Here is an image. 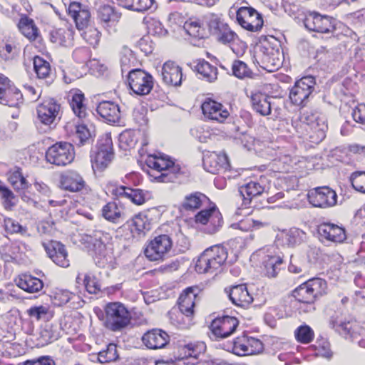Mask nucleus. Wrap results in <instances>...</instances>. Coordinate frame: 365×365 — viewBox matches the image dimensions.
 <instances>
[{
  "label": "nucleus",
  "mask_w": 365,
  "mask_h": 365,
  "mask_svg": "<svg viewBox=\"0 0 365 365\" xmlns=\"http://www.w3.org/2000/svg\"><path fill=\"white\" fill-rule=\"evenodd\" d=\"M103 216L108 221L114 223L119 222L123 212L118 207L115 202H108L102 209Z\"/></svg>",
  "instance_id": "de8ad7c7"
},
{
  "label": "nucleus",
  "mask_w": 365,
  "mask_h": 365,
  "mask_svg": "<svg viewBox=\"0 0 365 365\" xmlns=\"http://www.w3.org/2000/svg\"><path fill=\"white\" fill-rule=\"evenodd\" d=\"M195 220L197 223L206 225L204 230L210 235L218 232L223 224L222 214L215 205L198 212L195 216Z\"/></svg>",
  "instance_id": "9b49d317"
},
{
  "label": "nucleus",
  "mask_w": 365,
  "mask_h": 365,
  "mask_svg": "<svg viewBox=\"0 0 365 365\" xmlns=\"http://www.w3.org/2000/svg\"><path fill=\"white\" fill-rule=\"evenodd\" d=\"M304 24L305 28L311 31L331 34L333 36L338 35L336 32V20L328 15H322L317 11H310L306 15Z\"/></svg>",
  "instance_id": "423d86ee"
},
{
  "label": "nucleus",
  "mask_w": 365,
  "mask_h": 365,
  "mask_svg": "<svg viewBox=\"0 0 365 365\" xmlns=\"http://www.w3.org/2000/svg\"><path fill=\"white\" fill-rule=\"evenodd\" d=\"M84 29L81 34L83 39L90 45L93 46H96L100 41V31L96 28L92 26H87Z\"/></svg>",
  "instance_id": "680f3d73"
},
{
  "label": "nucleus",
  "mask_w": 365,
  "mask_h": 365,
  "mask_svg": "<svg viewBox=\"0 0 365 365\" xmlns=\"http://www.w3.org/2000/svg\"><path fill=\"white\" fill-rule=\"evenodd\" d=\"M197 287H187L180 295L178 299L179 309L186 317H192L194 314L195 301L197 297Z\"/></svg>",
  "instance_id": "5701e85b"
},
{
  "label": "nucleus",
  "mask_w": 365,
  "mask_h": 365,
  "mask_svg": "<svg viewBox=\"0 0 365 365\" xmlns=\"http://www.w3.org/2000/svg\"><path fill=\"white\" fill-rule=\"evenodd\" d=\"M316 86L313 76H306L297 80L290 89L289 98L292 104L304 107L312 96Z\"/></svg>",
  "instance_id": "39448f33"
},
{
  "label": "nucleus",
  "mask_w": 365,
  "mask_h": 365,
  "mask_svg": "<svg viewBox=\"0 0 365 365\" xmlns=\"http://www.w3.org/2000/svg\"><path fill=\"white\" fill-rule=\"evenodd\" d=\"M97 113L106 120L110 123H118L120 118L119 106L113 101L101 102L97 108Z\"/></svg>",
  "instance_id": "c756f323"
},
{
  "label": "nucleus",
  "mask_w": 365,
  "mask_h": 365,
  "mask_svg": "<svg viewBox=\"0 0 365 365\" xmlns=\"http://www.w3.org/2000/svg\"><path fill=\"white\" fill-rule=\"evenodd\" d=\"M17 26L19 31L30 41H35L39 37V31L34 21L26 15L20 18Z\"/></svg>",
  "instance_id": "4c0bfd02"
},
{
  "label": "nucleus",
  "mask_w": 365,
  "mask_h": 365,
  "mask_svg": "<svg viewBox=\"0 0 365 365\" xmlns=\"http://www.w3.org/2000/svg\"><path fill=\"white\" fill-rule=\"evenodd\" d=\"M133 237L144 236L151 230V220L147 215L140 213L127 222Z\"/></svg>",
  "instance_id": "a878e982"
},
{
  "label": "nucleus",
  "mask_w": 365,
  "mask_h": 365,
  "mask_svg": "<svg viewBox=\"0 0 365 365\" xmlns=\"http://www.w3.org/2000/svg\"><path fill=\"white\" fill-rule=\"evenodd\" d=\"M294 336L298 342L309 344L313 340L314 334L309 325L303 324L296 329Z\"/></svg>",
  "instance_id": "6e6d98bb"
},
{
  "label": "nucleus",
  "mask_w": 365,
  "mask_h": 365,
  "mask_svg": "<svg viewBox=\"0 0 365 365\" xmlns=\"http://www.w3.org/2000/svg\"><path fill=\"white\" fill-rule=\"evenodd\" d=\"M216 38L224 44H232L237 39V36L227 26L220 31V34L216 35Z\"/></svg>",
  "instance_id": "338daca9"
},
{
  "label": "nucleus",
  "mask_w": 365,
  "mask_h": 365,
  "mask_svg": "<svg viewBox=\"0 0 365 365\" xmlns=\"http://www.w3.org/2000/svg\"><path fill=\"white\" fill-rule=\"evenodd\" d=\"M97 150L103 151L104 153L114 155L113 142L110 134L106 133L103 135L97 143Z\"/></svg>",
  "instance_id": "69168bd1"
},
{
  "label": "nucleus",
  "mask_w": 365,
  "mask_h": 365,
  "mask_svg": "<svg viewBox=\"0 0 365 365\" xmlns=\"http://www.w3.org/2000/svg\"><path fill=\"white\" fill-rule=\"evenodd\" d=\"M34 68L38 78H49L51 74L50 63L40 56H35L33 61Z\"/></svg>",
  "instance_id": "603ef678"
},
{
  "label": "nucleus",
  "mask_w": 365,
  "mask_h": 365,
  "mask_svg": "<svg viewBox=\"0 0 365 365\" xmlns=\"http://www.w3.org/2000/svg\"><path fill=\"white\" fill-rule=\"evenodd\" d=\"M19 247L14 244L8 243L0 247V256L5 262L16 259Z\"/></svg>",
  "instance_id": "bf43d9fd"
},
{
  "label": "nucleus",
  "mask_w": 365,
  "mask_h": 365,
  "mask_svg": "<svg viewBox=\"0 0 365 365\" xmlns=\"http://www.w3.org/2000/svg\"><path fill=\"white\" fill-rule=\"evenodd\" d=\"M8 180L16 191L27 190L30 186L20 168H15L14 170H11L9 173Z\"/></svg>",
  "instance_id": "37998d69"
},
{
  "label": "nucleus",
  "mask_w": 365,
  "mask_h": 365,
  "mask_svg": "<svg viewBox=\"0 0 365 365\" xmlns=\"http://www.w3.org/2000/svg\"><path fill=\"white\" fill-rule=\"evenodd\" d=\"M23 94L11 84V81L0 73V103L9 107H19L23 104Z\"/></svg>",
  "instance_id": "f8f14e48"
},
{
  "label": "nucleus",
  "mask_w": 365,
  "mask_h": 365,
  "mask_svg": "<svg viewBox=\"0 0 365 365\" xmlns=\"http://www.w3.org/2000/svg\"><path fill=\"white\" fill-rule=\"evenodd\" d=\"M317 232L321 237L334 242H343L346 239L345 228L331 222L319 224Z\"/></svg>",
  "instance_id": "dca6fc26"
},
{
  "label": "nucleus",
  "mask_w": 365,
  "mask_h": 365,
  "mask_svg": "<svg viewBox=\"0 0 365 365\" xmlns=\"http://www.w3.org/2000/svg\"><path fill=\"white\" fill-rule=\"evenodd\" d=\"M227 258V252L224 247H210L199 257L195 264V270L199 273H213L221 267Z\"/></svg>",
  "instance_id": "20e7f679"
},
{
  "label": "nucleus",
  "mask_w": 365,
  "mask_h": 365,
  "mask_svg": "<svg viewBox=\"0 0 365 365\" xmlns=\"http://www.w3.org/2000/svg\"><path fill=\"white\" fill-rule=\"evenodd\" d=\"M251 16V6H242L237 11V21L244 29L251 31V23L246 19Z\"/></svg>",
  "instance_id": "e2e57ef3"
},
{
  "label": "nucleus",
  "mask_w": 365,
  "mask_h": 365,
  "mask_svg": "<svg viewBox=\"0 0 365 365\" xmlns=\"http://www.w3.org/2000/svg\"><path fill=\"white\" fill-rule=\"evenodd\" d=\"M75 158L73 145L67 142H58L50 146L46 152L47 162L57 166L70 164Z\"/></svg>",
  "instance_id": "0eeeda50"
},
{
  "label": "nucleus",
  "mask_w": 365,
  "mask_h": 365,
  "mask_svg": "<svg viewBox=\"0 0 365 365\" xmlns=\"http://www.w3.org/2000/svg\"><path fill=\"white\" fill-rule=\"evenodd\" d=\"M206 346L203 342L196 344L190 343L180 349L179 360H182L184 364L194 365L198 362V356L205 351Z\"/></svg>",
  "instance_id": "4be33fe9"
},
{
  "label": "nucleus",
  "mask_w": 365,
  "mask_h": 365,
  "mask_svg": "<svg viewBox=\"0 0 365 365\" xmlns=\"http://www.w3.org/2000/svg\"><path fill=\"white\" fill-rule=\"evenodd\" d=\"M0 197L6 210H12L19 201L18 197L1 181H0Z\"/></svg>",
  "instance_id": "79ce46f5"
},
{
  "label": "nucleus",
  "mask_w": 365,
  "mask_h": 365,
  "mask_svg": "<svg viewBox=\"0 0 365 365\" xmlns=\"http://www.w3.org/2000/svg\"><path fill=\"white\" fill-rule=\"evenodd\" d=\"M15 282L19 288L29 293L38 292L43 287V283L40 279L30 274H20Z\"/></svg>",
  "instance_id": "2f4dec72"
},
{
  "label": "nucleus",
  "mask_w": 365,
  "mask_h": 365,
  "mask_svg": "<svg viewBox=\"0 0 365 365\" xmlns=\"http://www.w3.org/2000/svg\"><path fill=\"white\" fill-rule=\"evenodd\" d=\"M349 180L354 190L365 193V171H355L351 173Z\"/></svg>",
  "instance_id": "052dcab7"
},
{
  "label": "nucleus",
  "mask_w": 365,
  "mask_h": 365,
  "mask_svg": "<svg viewBox=\"0 0 365 365\" xmlns=\"http://www.w3.org/2000/svg\"><path fill=\"white\" fill-rule=\"evenodd\" d=\"M292 296L300 303H310L316 301L307 281L293 290Z\"/></svg>",
  "instance_id": "49530a36"
},
{
  "label": "nucleus",
  "mask_w": 365,
  "mask_h": 365,
  "mask_svg": "<svg viewBox=\"0 0 365 365\" xmlns=\"http://www.w3.org/2000/svg\"><path fill=\"white\" fill-rule=\"evenodd\" d=\"M83 284L89 294H97L101 292V283L92 272H89L84 274Z\"/></svg>",
  "instance_id": "09e8293b"
},
{
  "label": "nucleus",
  "mask_w": 365,
  "mask_h": 365,
  "mask_svg": "<svg viewBox=\"0 0 365 365\" xmlns=\"http://www.w3.org/2000/svg\"><path fill=\"white\" fill-rule=\"evenodd\" d=\"M113 194L117 197H125L138 205H143L145 202V193L140 189H133L122 185L114 189Z\"/></svg>",
  "instance_id": "c9c22d12"
},
{
  "label": "nucleus",
  "mask_w": 365,
  "mask_h": 365,
  "mask_svg": "<svg viewBox=\"0 0 365 365\" xmlns=\"http://www.w3.org/2000/svg\"><path fill=\"white\" fill-rule=\"evenodd\" d=\"M208 201L209 198L205 195L200 192H195L185 196L182 207L186 210H197Z\"/></svg>",
  "instance_id": "a19ab883"
},
{
  "label": "nucleus",
  "mask_w": 365,
  "mask_h": 365,
  "mask_svg": "<svg viewBox=\"0 0 365 365\" xmlns=\"http://www.w3.org/2000/svg\"><path fill=\"white\" fill-rule=\"evenodd\" d=\"M137 62L133 52L128 48H123L121 52L120 66L122 72L129 71L131 67L135 66Z\"/></svg>",
  "instance_id": "13d9d810"
},
{
  "label": "nucleus",
  "mask_w": 365,
  "mask_h": 365,
  "mask_svg": "<svg viewBox=\"0 0 365 365\" xmlns=\"http://www.w3.org/2000/svg\"><path fill=\"white\" fill-rule=\"evenodd\" d=\"M73 138L74 142L78 146H82L90 143L91 140V133L85 124H78L76 125V132Z\"/></svg>",
  "instance_id": "864d4df0"
},
{
  "label": "nucleus",
  "mask_w": 365,
  "mask_h": 365,
  "mask_svg": "<svg viewBox=\"0 0 365 365\" xmlns=\"http://www.w3.org/2000/svg\"><path fill=\"white\" fill-rule=\"evenodd\" d=\"M308 201L313 207L326 208L337 203L336 192L327 186L317 187L307 193Z\"/></svg>",
  "instance_id": "ddd939ff"
},
{
  "label": "nucleus",
  "mask_w": 365,
  "mask_h": 365,
  "mask_svg": "<svg viewBox=\"0 0 365 365\" xmlns=\"http://www.w3.org/2000/svg\"><path fill=\"white\" fill-rule=\"evenodd\" d=\"M138 139L134 131L126 130L119 135V145L125 150L134 148Z\"/></svg>",
  "instance_id": "4d7b16f0"
},
{
  "label": "nucleus",
  "mask_w": 365,
  "mask_h": 365,
  "mask_svg": "<svg viewBox=\"0 0 365 365\" xmlns=\"http://www.w3.org/2000/svg\"><path fill=\"white\" fill-rule=\"evenodd\" d=\"M60 108V104L54 99L46 100L37 108L38 118L42 123L51 125L58 115Z\"/></svg>",
  "instance_id": "a211bd4d"
},
{
  "label": "nucleus",
  "mask_w": 365,
  "mask_h": 365,
  "mask_svg": "<svg viewBox=\"0 0 365 365\" xmlns=\"http://www.w3.org/2000/svg\"><path fill=\"white\" fill-rule=\"evenodd\" d=\"M269 39L276 42L273 36H262L257 42L255 43L252 51V63L259 66L266 72H274L282 64L280 56L281 52Z\"/></svg>",
  "instance_id": "f257e3e1"
},
{
  "label": "nucleus",
  "mask_w": 365,
  "mask_h": 365,
  "mask_svg": "<svg viewBox=\"0 0 365 365\" xmlns=\"http://www.w3.org/2000/svg\"><path fill=\"white\" fill-rule=\"evenodd\" d=\"M227 292L229 299L237 306L249 308L251 302V295L245 284H239L232 287Z\"/></svg>",
  "instance_id": "c85d7f7f"
},
{
  "label": "nucleus",
  "mask_w": 365,
  "mask_h": 365,
  "mask_svg": "<svg viewBox=\"0 0 365 365\" xmlns=\"http://www.w3.org/2000/svg\"><path fill=\"white\" fill-rule=\"evenodd\" d=\"M239 192L242 197V204L236 211L237 215L250 216L251 211L249 210L251 204V187L250 182H247L239 188ZM231 227L234 229H239L244 232H248L251 229V220L249 217L233 223Z\"/></svg>",
  "instance_id": "4468645a"
},
{
  "label": "nucleus",
  "mask_w": 365,
  "mask_h": 365,
  "mask_svg": "<svg viewBox=\"0 0 365 365\" xmlns=\"http://www.w3.org/2000/svg\"><path fill=\"white\" fill-rule=\"evenodd\" d=\"M93 361H98L101 364L111 363L119 359L118 346L114 343L108 344L106 347L99 351L97 354L92 356Z\"/></svg>",
  "instance_id": "ea45409f"
},
{
  "label": "nucleus",
  "mask_w": 365,
  "mask_h": 365,
  "mask_svg": "<svg viewBox=\"0 0 365 365\" xmlns=\"http://www.w3.org/2000/svg\"><path fill=\"white\" fill-rule=\"evenodd\" d=\"M168 166L165 168L163 173L155 176V179L161 182H175L178 177L183 173L181 167L175 164L169 157H167Z\"/></svg>",
  "instance_id": "58836bf2"
},
{
  "label": "nucleus",
  "mask_w": 365,
  "mask_h": 365,
  "mask_svg": "<svg viewBox=\"0 0 365 365\" xmlns=\"http://www.w3.org/2000/svg\"><path fill=\"white\" fill-rule=\"evenodd\" d=\"M239 322L237 318L230 316H222L214 319L210 325L212 333L217 338L224 339L232 334Z\"/></svg>",
  "instance_id": "2eb2a0df"
},
{
  "label": "nucleus",
  "mask_w": 365,
  "mask_h": 365,
  "mask_svg": "<svg viewBox=\"0 0 365 365\" xmlns=\"http://www.w3.org/2000/svg\"><path fill=\"white\" fill-rule=\"evenodd\" d=\"M311 120L312 133L309 135L310 142L318 144L326 137L327 125L324 118L312 116Z\"/></svg>",
  "instance_id": "e433bc0d"
},
{
  "label": "nucleus",
  "mask_w": 365,
  "mask_h": 365,
  "mask_svg": "<svg viewBox=\"0 0 365 365\" xmlns=\"http://www.w3.org/2000/svg\"><path fill=\"white\" fill-rule=\"evenodd\" d=\"M173 242L170 236L160 235L147 245L144 254L150 261L163 260L171 250Z\"/></svg>",
  "instance_id": "1a4fd4ad"
},
{
  "label": "nucleus",
  "mask_w": 365,
  "mask_h": 365,
  "mask_svg": "<svg viewBox=\"0 0 365 365\" xmlns=\"http://www.w3.org/2000/svg\"><path fill=\"white\" fill-rule=\"evenodd\" d=\"M4 227L5 231L11 235L19 234L24 236L28 232V229L26 226L21 225L17 220L10 217L4 219Z\"/></svg>",
  "instance_id": "5fc2aeb1"
},
{
  "label": "nucleus",
  "mask_w": 365,
  "mask_h": 365,
  "mask_svg": "<svg viewBox=\"0 0 365 365\" xmlns=\"http://www.w3.org/2000/svg\"><path fill=\"white\" fill-rule=\"evenodd\" d=\"M69 16L74 20L78 30H83L88 26L91 14L87 7L79 2H71L68 8Z\"/></svg>",
  "instance_id": "aec40b11"
},
{
  "label": "nucleus",
  "mask_w": 365,
  "mask_h": 365,
  "mask_svg": "<svg viewBox=\"0 0 365 365\" xmlns=\"http://www.w3.org/2000/svg\"><path fill=\"white\" fill-rule=\"evenodd\" d=\"M227 26L217 15L208 14L202 19H190L185 23L184 29L188 35L195 39L201 40L207 37L210 34L216 36Z\"/></svg>",
  "instance_id": "f03ea898"
},
{
  "label": "nucleus",
  "mask_w": 365,
  "mask_h": 365,
  "mask_svg": "<svg viewBox=\"0 0 365 365\" xmlns=\"http://www.w3.org/2000/svg\"><path fill=\"white\" fill-rule=\"evenodd\" d=\"M317 351V354L324 357H330L331 351L329 348V343L324 338L317 339L316 344L313 345Z\"/></svg>",
  "instance_id": "774afa93"
},
{
  "label": "nucleus",
  "mask_w": 365,
  "mask_h": 365,
  "mask_svg": "<svg viewBox=\"0 0 365 365\" xmlns=\"http://www.w3.org/2000/svg\"><path fill=\"white\" fill-rule=\"evenodd\" d=\"M195 71L207 81L212 82L217 79V69L205 60L199 61L195 66Z\"/></svg>",
  "instance_id": "a18cd8bd"
},
{
  "label": "nucleus",
  "mask_w": 365,
  "mask_h": 365,
  "mask_svg": "<svg viewBox=\"0 0 365 365\" xmlns=\"http://www.w3.org/2000/svg\"><path fill=\"white\" fill-rule=\"evenodd\" d=\"M283 263V258L277 255H265L261 266L262 272L269 278L276 277Z\"/></svg>",
  "instance_id": "f704fd0d"
},
{
  "label": "nucleus",
  "mask_w": 365,
  "mask_h": 365,
  "mask_svg": "<svg viewBox=\"0 0 365 365\" xmlns=\"http://www.w3.org/2000/svg\"><path fill=\"white\" fill-rule=\"evenodd\" d=\"M128 84L135 93L145 96L153 88V78L144 70L132 68L128 71Z\"/></svg>",
  "instance_id": "9d476101"
},
{
  "label": "nucleus",
  "mask_w": 365,
  "mask_h": 365,
  "mask_svg": "<svg viewBox=\"0 0 365 365\" xmlns=\"http://www.w3.org/2000/svg\"><path fill=\"white\" fill-rule=\"evenodd\" d=\"M44 248L48 256L55 264L63 267L69 266L68 254L62 243L58 241H51L48 245L44 244Z\"/></svg>",
  "instance_id": "412c9836"
},
{
  "label": "nucleus",
  "mask_w": 365,
  "mask_h": 365,
  "mask_svg": "<svg viewBox=\"0 0 365 365\" xmlns=\"http://www.w3.org/2000/svg\"><path fill=\"white\" fill-rule=\"evenodd\" d=\"M104 326L110 331H121L131 322V314L120 302H110L105 307Z\"/></svg>",
  "instance_id": "7ed1b4c3"
},
{
  "label": "nucleus",
  "mask_w": 365,
  "mask_h": 365,
  "mask_svg": "<svg viewBox=\"0 0 365 365\" xmlns=\"http://www.w3.org/2000/svg\"><path fill=\"white\" fill-rule=\"evenodd\" d=\"M142 341L148 348L158 349L163 348L168 343L169 336L162 329H153L143 334Z\"/></svg>",
  "instance_id": "393cba45"
},
{
  "label": "nucleus",
  "mask_w": 365,
  "mask_h": 365,
  "mask_svg": "<svg viewBox=\"0 0 365 365\" xmlns=\"http://www.w3.org/2000/svg\"><path fill=\"white\" fill-rule=\"evenodd\" d=\"M62 187L70 192L81 191L86 186L83 177L76 171L71 170L61 175Z\"/></svg>",
  "instance_id": "cd10ccee"
},
{
  "label": "nucleus",
  "mask_w": 365,
  "mask_h": 365,
  "mask_svg": "<svg viewBox=\"0 0 365 365\" xmlns=\"http://www.w3.org/2000/svg\"><path fill=\"white\" fill-rule=\"evenodd\" d=\"M245 340V337L244 336L242 337H237L232 344L229 345L227 350L238 356L246 355L248 346L243 343Z\"/></svg>",
  "instance_id": "0e129e2a"
},
{
  "label": "nucleus",
  "mask_w": 365,
  "mask_h": 365,
  "mask_svg": "<svg viewBox=\"0 0 365 365\" xmlns=\"http://www.w3.org/2000/svg\"><path fill=\"white\" fill-rule=\"evenodd\" d=\"M113 155L104 153L103 151H96L95 154L91 156L93 168L99 170H104L113 160Z\"/></svg>",
  "instance_id": "8fccbe9b"
},
{
  "label": "nucleus",
  "mask_w": 365,
  "mask_h": 365,
  "mask_svg": "<svg viewBox=\"0 0 365 365\" xmlns=\"http://www.w3.org/2000/svg\"><path fill=\"white\" fill-rule=\"evenodd\" d=\"M315 300L328 293L327 282L320 277H313L307 281Z\"/></svg>",
  "instance_id": "c03bdc74"
},
{
  "label": "nucleus",
  "mask_w": 365,
  "mask_h": 365,
  "mask_svg": "<svg viewBox=\"0 0 365 365\" xmlns=\"http://www.w3.org/2000/svg\"><path fill=\"white\" fill-rule=\"evenodd\" d=\"M69 96L71 97L70 106L74 114L79 119H85L88 115V113L84 103V94L80 90H74L70 92Z\"/></svg>",
  "instance_id": "72a5a7b5"
},
{
  "label": "nucleus",
  "mask_w": 365,
  "mask_h": 365,
  "mask_svg": "<svg viewBox=\"0 0 365 365\" xmlns=\"http://www.w3.org/2000/svg\"><path fill=\"white\" fill-rule=\"evenodd\" d=\"M272 98V96L265 93H252V110L262 116L271 115L273 106L271 101Z\"/></svg>",
  "instance_id": "7c9ffc66"
},
{
  "label": "nucleus",
  "mask_w": 365,
  "mask_h": 365,
  "mask_svg": "<svg viewBox=\"0 0 365 365\" xmlns=\"http://www.w3.org/2000/svg\"><path fill=\"white\" fill-rule=\"evenodd\" d=\"M203 115L212 120L223 122L230 115L227 108L220 103L210 98L206 99L202 104Z\"/></svg>",
  "instance_id": "f3484780"
},
{
  "label": "nucleus",
  "mask_w": 365,
  "mask_h": 365,
  "mask_svg": "<svg viewBox=\"0 0 365 365\" xmlns=\"http://www.w3.org/2000/svg\"><path fill=\"white\" fill-rule=\"evenodd\" d=\"M203 166L207 172L217 174L221 169L227 170L230 168L228 157L224 153L213 152L203 157Z\"/></svg>",
  "instance_id": "6ab92c4d"
},
{
  "label": "nucleus",
  "mask_w": 365,
  "mask_h": 365,
  "mask_svg": "<svg viewBox=\"0 0 365 365\" xmlns=\"http://www.w3.org/2000/svg\"><path fill=\"white\" fill-rule=\"evenodd\" d=\"M110 239L109 234L101 230H96L90 235L89 243L91 245L93 258L95 264L99 267H104L109 261L106 243Z\"/></svg>",
  "instance_id": "6e6552de"
},
{
  "label": "nucleus",
  "mask_w": 365,
  "mask_h": 365,
  "mask_svg": "<svg viewBox=\"0 0 365 365\" xmlns=\"http://www.w3.org/2000/svg\"><path fill=\"white\" fill-rule=\"evenodd\" d=\"M163 81L169 86H178L181 84L182 74L181 68L173 61L165 62L161 68Z\"/></svg>",
  "instance_id": "b1692460"
},
{
  "label": "nucleus",
  "mask_w": 365,
  "mask_h": 365,
  "mask_svg": "<svg viewBox=\"0 0 365 365\" xmlns=\"http://www.w3.org/2000/svg\"><path fill=\"white\" fill-rule=\"evenodd\" d=\"M120 16V13L117 12L114 7L108 4L101 5L98 9V17L109 32L118 22Z\"/></svg>",
  "instance_id": "bb28decb"
},
{
  "label": "nucleus",
  "mask_w": 365,
  "mask_h": 365,
  "mask_svg": "<svg viewBox=\"0 0 365 365\" xmlns=\"http://www.w3.org/2000/svg\"><path fill=\"white\" fill-rule=\"evenodd\" d=\"M282 242L290 247L301 245L305 241L307 234L303 230L292 227L288 230H284L278 236Z\"/></svg>",
  "instance_id": "473e14b6"
},
{
  "label": "nucleus",
  "mask_w": 365,
  "mask_h": 365,
  "mask_svg": "<svg viewBox=\"0 0 365 365\" xmlns=\"http://www.w3.org/2000/svg\"><path fill=\"white\" fill-rule=\"evenodd\" d=\"M159 155V156L156 155H149L145 160V163L148 168L156 170L160 174L163 173L165 168L168 166L169 163H168L167 155L161 153Z\"/></svg>",
  "instance_id": "3c124183"
}]
</instances>
